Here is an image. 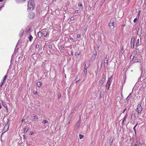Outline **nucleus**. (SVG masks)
Instances as JSON below:
<instances>
[{"mask_svg":"<svg viewBox=\"0 0 146 146\" xmlns=\"http://www.w3.org/2000/svg\"><path fill=\"white\" fill-rule=\"evenodd\" d=\"M27 10L30 11L33 10L34 8L35 2L33 0H30L28 3Z\"/></svg>","mask_w":146,"mask_h":146,"instance_id":"nucleus-1","label":"nucleus"},{"mask_svg":"<svg viewBox=\"0 0 146 146\" xmlns=\"http://www.w3.org/2000/svg\"><path fill=\"white\" fill-rule=\"evenodd\" d=\"M116 22V20L114 18H112L110 21L109 23V26L111 29H113L114 28V23Z\"/></svg>","mask_w":146,"mask_h":146,"instance_id":"nucleus-2","label":"nucleus"},{"mask_svg":"<svg viewBox=\"0 0 146 146\" xmlns=\"http://www.w3.org/2000/svg\"><path fill=\"white\" fill-rule=\"evenodd\" d=\"M112 80V76L108 78V80L106 86V88L107 89H109L110 86V84Z\"/></svg>","mask_w":146,"mask_h":146,"instance_id":"nucleus-3","label":"nucleus"},{"mask_svg":"<svg viewBox=\"0 0 146 146\" xmlns=\"http://www.w3.org/2000/svg\"><path fill=\"white\" fill-rule=\"evenodd\" d=\"M142 109L143 108L141 106V105L140 104H138L137 108V110L138 113V114L141 112Z\"/></svg>","mask_w":146,"mask_h":146,"instance_id":"nucleus-4","label":"nucleus"},{"mask_svg":"<svg viewBox=\"0 0 146 146\" xmlns=\"http://www.w3.org/2000/svg\"><path fill=\"white\" fill-rule=\"evenodd\" d=\"M135 40V36H133L131 39V47L132 48H134Z\"/></svg>","mask_w":146,"mask_h":146,"instance_id":"nucleus-5","label":"nucleus"},{"mask_svg":"<svg viewBox=\"0 0 146 146\" xmlns=\"http://www.w3.org/2000/svg\"><path fill=\"white\" fill-rule=\"evenodd\" d=\"M137 34L139 33H139V34L138 35L139 36H141V35L143 34V33H145V32L143 31L142 32V28H139L137 31Z\"/></svg>","mask_w":146,"mask_h":146,"instance_id":"nucleus-6","label":"nucleus"},{"mask_svg":"<svg viewBox=\"0 0 146 146\" xmlns=\"http://www.w3.org/2000/svg\"><path fill=\"white\" fill-rule=\"evenodd\" d=\"M35 16V14L32 12H31L29 15V17L31 19H33Z\"/></svg>","mask_w":146,"mask_h":146,"instance_id":"nucleus-7","label":"nucleus"},{"mask_svg":"<svg viewBox=\"0 0 146 146\" xmlns=\"http://www.w3.org/2000/svg\"><path fill=\"white\" fill-rule=\"evenodd\" d=\"M7 76L6 75H5L4 76L3 79V80H2L0 84V86L1 87L2 86V85L4 84V82H5V80H6V79L7 78Z\"/></svg>","mask_w":146,"mask_h":146,"instance_id":"nucleus-8","label":"nucleus"},{"mask_svg":"<svg viewBox=\"0 0 146 146\" xmlns=\"http://www.w3.org/2000/svg\"><path fill=\"white\" fill-rule=\"evenodd\" d=\"M9 127V125L8 124V123L7 124H6L5 126L3 129V130L5 132L7 131L8 130Z\"/></svg>","mask_w":146,"mask_h":146,"instance_id":"nucleus-9","label":"nucleus"},{"mask_svg":"<svg viewBox=\"0 0 146 146\" xmlns=\"http://www.w3.org/2000/svg\"><path fill=\"white\" fill-rule=\"evenodd\" d=\"M81 103H79L78 104L75 106L74 108V110L73 111H76L77 110L80 106L81 105Z\"/></svg>","mask_w":146,"mask_h":146,"instance_id":"nucleus-10","label":"nucleus"},{"mask_svg":"<svg viewBox=\"0 0 146 146\" xmlns=\"http://www.w3.org/2000/svg\"><path fill=\"white\" fill-rule=\"evenodd\" d=\"M131 118L132 120L134 121L135 119V113H133L131 116Z\"/></svg>","mask_w":146,"mask_h":146,"instance_id":"nucleus-11","label":"nucleus"},{"mask_svg":"<svg viewBox=\"0 0 146 146\" xmlns=\"http://www.w3.org/2000/svg\"><path fill=\"white\" fill-rule=\"evenodd\" d=\"M108 59L104 61V66L105 68L106 67L107 68V67L108 66Z\"/></svg>","mask_w":146,"mask_h":146,"instance_id":"nucleus-12","label":"nucleus"},{"mask_svg":"<svg viewBox=\"0 0 146 146\" xmlns=\"http://www.w3.org/2000/svg\"><path fill=\"white\" fill-rule=\"evenodd\" d=\"M81 121L80 120H79L76 123V126L78 128H79L80 126Z\"/></svg>","mask_w":146,"mask_h":146,"instance_id":"nucleus-13","label":"nucleus"},{"mask_svg":"<svg viewBox=\"0 0 146 146\" xmlns=\"http://www.w3.org/2000/svg\"><path fill=\"white\" fill-rule=\"evenodd\" d=\"M24 31L23 29H22L20 31V33L19 34V35L20 36H22L23 34Z\"/></svg>","mask_w":146,"mask_h":146,"instance_id":"nucleus-14","label":"nucleus"},{"mask_svg":"<svg viewBox=\"0 0 146 146\" xmlns=\"http://www.w3.org/2000/svg\"><path fill=\"white\" fill-rule=\"evenodd\" d=\"M42 33V35H43V36H44L46 37L47 36V33L46 31H43Z\"/></svg>","mask_w":146,"mask_h":146,"instance_id":"nucleus-15","label":"nucleus"},{"mask_svg":"<svg viewBox=\"0 0 146 146\" xmlns=\"http://www.w3.org/2000/svg\"><path fill=\"white\" fill-rule=\"evenodd\" d=\"M106 80V77L105 76V75H103V77L101 80H102V81H103L104 82Z\"/></svg>","mask_w":146,"mask_h":146,"instance_id":"nucleus-16","label":"nucleus"},{"mask_svg":"<svg viewBox=\"0 0 146 146\" xmlns=\"http://www.w3.org/2000/svg\"><path fill=\"white\" fill-rule=\"evenodd\" d=\"M90 65V62L89 61H87L85 64L86 67H89Z\"/></svg>","mask_w":146,"mask_h":146,"instance_id":"nucleus-17","label":"nucleus"},{"mask_svg":"<svg viewBox=\"0 0 146 146\" xmlns=\"http://www.w3.org/2000/svg\"><path fill=\"white\" fill-rule=\"evenodd\" d=\"M29 40L30 42H31L32 40L33 39V37L32 36V35H30L29 36Z\"/></svg>","mask_w":146,"mask_h":146,"instance_id":"nucleus-18","label":"nucleus"},{"mask_svg":"<svg viewBox=\"0 0 146 146\" xmlns=\"http://www.w3.org/2000/svg\"><path fill=\"white\" fill-rule=\"evenodd\" d=\"M42 33L41 32H39L38 33V36L40 38L42 36Z\"/></svg>","mask_w":146,"mask_h":146,"instance_id":"nucleus-19","label":"nucleus"},{"mask_svg":"<svg viewBox=\"0 0 146 146\" xmlns=\"http://www.w3.org/2000/svg\"><path fill=\"white\" fill-rule=\"evenodd\" d=\"M2 104L3 106V107H4L5 108H6V109H7V105L4 102H2Z\"/></svg>","mask_w":146,"mask_h":146,"instance_id":"nucleus-20","label":"nucleus"},{"mask_svg":"<svg viewBox=\"0 0 146 146\" xmlns=\"http://www.w3.org/2000/svg\"><path fill=\"white\" fill-rule=\"evenodd\" d=\"M102 60H100L98 61V66L99 65H100V66H102Z\"/></svg>","mask_w":146,"mask_h":146,"instance_id":"nucleus-21","label":"nucleus"},{"mask_svg":"<svg viewBox=\"0 0 146 146\" xmlns=\"http://www.w3.org/2000/svg\"><path fill=\"white\" fill-rule=\"evenodd\" d=\"M31 29H32V28L31 27H30L29 28V29L26 31V33H30L31 31Z\"/></svg>","mask_w":146,"mask_h":146,"instance_id":"nucleus-22","label":"nucleus"},{"mask_svg":"<svg viewBox=\"0 0 146 146\" xmlns=\"http://www.w3.org/2000/svg\"><path fill=\"white\" fill-rule=\"evenodd\" d=\"M84 72L85 76H86L87 74V70L86 69H84Z\"/></svg>","mask_w":146,"mask_h":146,"instance_id":"nucleus-23","label":"nucleus"},{"mask_svg":"<svg viewBox=\"0 0 146 146\" xmlns=\"http://www.w3.org/2000/svg\"><path fill=\"white\" fill-rule=\"evenodd\" d=\"M139 45V39H138L137 40L136 46H138Z\"/></svg>","mask_w":146,"mask_h":146,"instance_id":"nucleus-24","label":"nucleus"},{"mask_svg":"<svg viewBox=\"0 0 146 146\" xmlns=\"http://www.w3.org/2000/svg\"><path fill=\"white\" fill-rule=\"evenodd\" d=\"M41 84L40 82H38L36 84L37 86L38 87L41 86Z\"/></svg>","mask_w":146,"mask_h":146,"instance_id":"nucleus-25","label":"nucleus"},{"mask_svg":"<svg viewBox=\"0 0 146 146\" xmlns=\"http://www.w3.org/2000/svg\"><path fill=\"white\" fill-rule=\"evenodd\" d=\"M79 137L80 139H82L84 137V135L82 134H79Z\"/></svg>","mask_w":146,"mask_h":146,"instance_id":"nucleus-26","label":"nucleus"},{"mask_svg":"<svg viewBox=\"0 0 146 146\" xmlns=\"http://www.w3.org/2000/svg\"><path fill=\"white\" fill-rule=\"evenodd\" d=\"M48 122V121L47 120H44L42 122V123L44 124L47 123Z\"/></svg>","mask_w":146,"mask_h":146,"instance_id":"nucleus-27","label":"nucleus"},{"mask_svg":"<svg viewBox=\"0 0 146 146\" xmlns=\"http://www.w3.org/2000/svg\"><path fill=\"white\" fill-rule=\"evenodd\" d=\"M104 82L103 81H102V80H100L99 82V84L100 85H102L104 83Z\"/></svg>","mask_w":146,"mask_h":146,"instance_id":"nucleus-28","label":"nucleus"},{"mask_svg":"<svg viewBox=\"0 0 146 146\" xmlns=\"http://www.w3.org/2000/svg\"><path fill=\"white\" fill-rule=\"evenodd\" d=\"M80 55V52H77L75 53V55L77 57L79 56Z\"/></svg>","mask_w":146,"mask_h":146,"instance_id":"nucleus-29","label":"nucleus"},{"mask_svg":"<svg viewBox=\"0 0 146 146\" xmlns=\"http://www.w3.org/2000/svg\"><path fill=\"white\" fill-rule=\"evenodd\" d=\"M104 92H101L100 96L101 98H102V97H103V93Z\"/></svg>","mask_w":146,"mask_h":146,"instance_id":"nucleus-30","label":"nucleus"},{"mask_svg":"<svg viewBox=\"0 0 146 146\" xmlns=\"http://www.w3.org/2000/svg\"><path fill=\"white\" fill-rule=\"evenodd\" d=\"M121 52L122 53H123L124 52V49H123V47H122L121 48Z\"/></svg>","mask_w":146,"mask_h":146,"instance_id":"nucleus-31","label":"nucleus"},{"mask_svg":"<svg viewBox=\"0 0 146 146\" xmlns=\"http://www.w3.org/2000/svg\"><path fill=\"white\" fill-rule=\"evenodd\" d=\"M74 111L73 112H71V114H69V116L68 117H70V118H72V113H74Z\"/></svg>","mask_w":146,"mask_h":146,"instance_id":"nucleus-32","label":"nucleus"},{"mask_svg":"<svg viewBox=\"0 0 146 146\" xmlns=\"http://www.w3.org/2000/svg\"><path fill=\"white\" fill-rule=\"evenodd\" d=\"M58 98L60 99L61 97V94L60 93H58Z\"/></svg>","mask_w":146,"mask_h":146,"instance_id":"nucleus-33","label":"nucleus"},{"mask_svg":"<svg viewBox=\"0 0 146 146\" xmlns=\"http://www.w3.org/2000/svg\"><path fill=\"white\" fill-rule=\"evenodd\" d=\"M26 0H16L17 1H19L21 2H24Z\"/></svg>","mask_w":146,"mask_h":146,"instance_id":"nucleus-34","label":"nucleus"},{"mask_svg":"<svg viewBox=\"0 0 146 146\" xmlns=\"http://www.w3.org/2000/svg\"><path fill=\"white\" fill-rule=\"evenodd\" d=\"M78 6L79 7H82V3H79L78 4Z\"/></svg>","mask_w":146,"mask_h":146,"instance_id":"nucleus-35","label":"nucleus"},{"mask_svg":"<svg viewBox=\"0 0 146 146\" xmlns=\"http://www.w3.org/2000/svg\"><path fill=\"white\" fill-rule=\"evenodd\" d=\"M29 129L28 128H26L25 129V130H24V132H27V131H29Z\"/></svg>","mask_w":146,"mask_h":146,"instance_id":"nucleus-36","label":"nucleus"},{"mask_svg":"<svg viewBox=\"0 0 146 146\" xmlns=\"http://www.w3.org/2000/svg\"><path fill=\"white\" fill-rule=\"evenodd\" d=\"M71 118H70V117H68V119H67V120L68 121H69V122H68V123H70V120L71 119Z\"/></svg>","mask_w":146,"mask_h":146,"instance_id":"nucleus-37","label":"nucleus"},{"mask_svg":"<svg viewBox=\"0 0 146 146\" xmlns=\"http://www.w3.org/2000/svg\"><path fill=\"white\" fill-rule=\"evenodd\" d=\"M137 20V18H135L134 19V20L133 21V22L134 23H136Z\"/></svg>","mask_w":146,"mask_h":146,"instance_id":"nucleus-38","label":"nucleus"},{"mask_svg":"<svg viewBox=\"0 0 146 146\" xmlns=\"http://www.w3.org/2000/svg\"><path fill=\"white\" fill-rule=\"evenodd\" d=\"M39 47V45L38 44H36V48H38Z\"/></svg>","mask_w":146,"mask_h":146,"instance_id":"nucleus-39","label":"nucleus"},{"mask_svg":"<svg viewBox=\"0 0 146 146\" xmlns=\"http://www.w3.org/2000/svg\"><path fill=\"white\" fill-rule=\"evenodd\" d=\"M37 92H33V94L35 95H36L38 94Z\"/></svg>","mask_w":146,"mask_h":146,"instance_id":"nucleus-40","label":"nucleus"},{"mask_svg":"<svg viewBox=\"0 0 146 146\" xmlns=\"http://www.w3.org/2000/svg\"><path fill=\"white\" fill-rule=\"evenodd\" d=\"M34 119H38V116H36V115L34 116Z\"/></svg>","mask_w":146,"mask_h":146,"instance_id":"nucleus-41","label":"nucleus"},{"mask_svg":"<svg viewBox=\"0 0 146 146\" xmlns=\"http://www.w3.org/2000/svg\"><path fill=\"white\" fill-rule=\"evenodd\" d=\"M126 116V115H125V117L124 118H123L122 120H123V121H124L125 120Z\"/></svg>","mask_w":146,"mask_h":146,"instance_id":"nucleus-42","label":"nucleus"},{"mask_svg":"<svg viewBox=\"0 0 146 146\" xmlns=\"http://www.w3.org/2000/svg\"><path fill=\"white\" fill-rule=\"evenodd\" d=\"M23 139H26V136L25 135H23Z\"/></svg>","mask_w":146,"mask_h":146,"instance_id":"nucleus-43","label":"nucleus"},{"mask_svg":"<svg viewBox=\"0 0 146 146\" xmlns=\"http://www.w3.org/2000/svg\"><path fill=\"white\" fill-rule=\"evenodd\" d=\"M74 18L73 17H72L70 18V20L72 21L74 20Z\"/></svg>","mask_w":146,"mask_h":146,"instance_id":"nucleus-44","label":"nucleus"},{"mask_svg":"<svg viewBox=\"0 0 146 146\" xmlns=\"http://www.w3.org/2000/svg\"><path fill=\"white\" fill-rule=\"evenodd\" d=\"M80 34L78 35L77 36V37L78 38H80Z\"/></svg>","mask_w":146,"mask_h":146,"instance_id":"nucleus-45","label":"nucleus"},{"mask_svg":"<svg viewBox=\"0 0 146 146\" xmlns=\"http://www.w3.org/2000/svg\"><path fill=\"white\" fill-rule=\"evenodd\" d=\"M126 110V108H125L124 109V110H123V113H124L125 112V111Z\"/></svg>","mask_w":146,"mask_h":146,"instance_id":"nucleus-46","label":"nucleus"},{"mask_svg":"<svg viewBox=\"0 0 146 146\" xmlns=\"http://www.w3.org/2000/svg\"><path fill=\"white\" fill-rule=\"evenodd\" d=\"M33 134V132L32 131H31L30 132V134L31 135H32Z\"/></svg>","mask_w":146,"mask_h":146,"instance_id":"nucleus-47","label":"nucleus"},{"mask_svg":"<svg viewBox=\"0 0 146 146\" xmlns=\"http://www.w3.org/2000/svg\"><path fill=\"white\" fill-rule=\"evenodd\" d=\"M88 67H86V65H85V66L84 67V69H87V68H88Z\"/></svg>","mask_w":146,"mask_h":146,"instance_id":"nucleus-48","label":"nucleus"},{"mask_svg":"<svg viewBox=\"0 0 146 146\" xmlns=\"http://www.w3.org/2000/svg\"><path fill=\"white\" fill-rule=\"evenodd\" d=\"M70 39L72 40H73L74 39L73 38L71 37L70 38Z\"/></svg>","mask_w":146,"mask_h":146,"instance_id":"nucleus-49","label":"nucleus"},{"mask_svg":"<svg viewBox=\"0 0 146 146\" xmlns=\"http://www.w3.org/2000/svg\"><path fill=\"white\" fill-rule=\"evenodd\" d=\"M135 127H136V126H135L133 128V130L134 131L136 130L135 129Z\"/></svg>","mask_w":146,"mask_h":146,"instance_id":"nucleus-50","label":"nucleus"},{"mask_svg":"<svg viewBox=\"0 0 146 146\" xmlns=\"http://www.w3.org/2000/svg\"><path fill=\"white\" fill-rule=\"evenodd\" d=\"M71 54L73 55V52L72 51H71Z\"/></svg>","mask_w":146,"mask_h":146,"instance_id":"nucleus-51","label":"nucleus"},{"mask_svg":"<svg viewBox=\"0 0 146 146\" xmlns=\"http://www.w3.org/2000/svg\"><path fill=\"white\" fill-rule=\"evenodd\" d=\"M129 98L128 97H127V98H126V100H129Z\"/></svg>","mask_w":146,"mask_h":146,"instance_id":"nucleus-52","label":"nucleus"},{"mask_svg":"<svg viewBox=\"0 0 146 146\" xmlns=\"http://www.w3.org/2000/svg\"><path fill=\"white\" fill-rule=\"evenodd\" d=\"M131 94L129 95L128 96L129 98H130L131 97Z\"/></svg>","mask_w":146,"mask_h":146,"instance_id":"nucleus-53","label":"nucleus"},{"mask_svg":"<svg viewBox=\"0 0 146 146\" xmlns=\"http://www.w3.org/2000/svg\"><path fill=\"white\" fill-rule=\"evenodd\" d=\"M75 12L76 13H77L78 12V10H76L75 11Z\"/></svg>","mask_w":146,"mask_h":146,"instance_id":"nucleus-54","label":"nucleus"},{"mask_svg":"<svg viewBox=\"0 0 146 146\" xmlns=\"http://www.w3.org/2000/svg\"><path fill=\"white\" fill-rule=\"evenodd\" d=\"M139 13H138L137 15V16H138V17H139Z\"/></svg>","mask_w":146,"mask_h":146,"instance_id":"nucleus-55","label":"nucleus"},{"mask_svg":"<svg viewBox=\"0 0 146 146\" xmlns=\"http://www.w3.org/2000/svg\"><path fill=\"white\" fill-rule=\"evenodd\" d=\"M94 55L95 56H96L97 55V54L96 53L95 54H94Z\"/></svg>","mask_w":146,"mask_h":146,"instance_id":"nucleus-56","label":"nucleus"},{"mask_svg":"<svg viewBox=\"0 0 146 146\" xmlns=\"http://www.w3.org/2000/svg\"><path fill=\"white\" fill-rule=\"evenodd\" d=\"M136 62H140V60H138V61H137Z\"/></svg>","mask_w":146,"mask_h":146,"instance_id":"nucleus-57","label":"nucleus"},{"mask_svg":"<svg viewBox=\"0 0 146 146\" xmlns=\"http://www.w3.org/2000/svg\"><path fill=\"white\" fill-rule=\"evenodd\" d=\"M134 131L135 134H136V130H135V131Z\"/></svg>","mask_w":146,"mask_h":146,"instance_id":"nucleus-58","label":"nucleus"},{"mask_svg":"<svg viewBox=\"0 0 146 146\" xmlns=\"http://www.w3.org/2000/svg\"><path fill=\"white\" fill-rule=\"evenodd\" d=\"M78 81H79L78 80H77V81H76V83H77V82Z\"/></svg>","mask_w":146,"mask_h":146,"instance_id":"nucleus-59","label":"nucleus"},{"mask_svg":"<svg viewBox=\"0 0 146 146\" xmlns=\"http://www.w3.org/2000/svg\"><path fill=\"white\" fill-rule=\"evenodd\" d=\"M131 0H128V3H129Z\"/></svg>","mask_w":146,"mask_h":146,"instance_id":"nucleus-60","label":"nucleus"},{"mask_svg":"<svg viewBox=\"0 0 146 146\" xmlns=\"http://www.w3.org/2000/svg\"><path fill=\"white\" fill-rule=\"evenodd\" d=\"M4 1V0H0V2H1L3 1Z\"/></svg>","mask_w":146,"mask_h":146,"instance_id":"nucleus-61","label":"nucleus"},{"mask_svg":"<svg viewBox=\"0 0 146 146\" xmlns=\"http://www.w3.org/2000/svg\"><path fill=\"white\" fill-rule=\"evenodd\" d=\"M124 121H123V120H122V124L123 125L124 123Z\"/></svg>","mask_w":146,"mask_h":146,"instance_id":"nucleus-62","label":"nucleus"},{"mask_svg":"<svg viewBox=\"0 0 146 146\" xmlns=\"http://www.w3.org/2000/svg\"><path fill=\"white\" fill-rule=\"evenodd\" d=\"M1 108V104L0 103V109Z\"/></svg>","mask_w":146,"mask_h":146,"instance_id":"nucleus-63","label":"nucleus"},{"mask_svg":"<svg viewBox=\"0 0 146 146\" xmlns=\"http://www.w3.org/2000/svg\"><path fill=\"white\" fill-rule=\"evenodd\" d=\"M137 146V144H135L134 146Z\"/></svg>","mask_w":146,"mask_h":146,"instance_id":"nucleus-64","label":"nucleus"}]
</instances>
